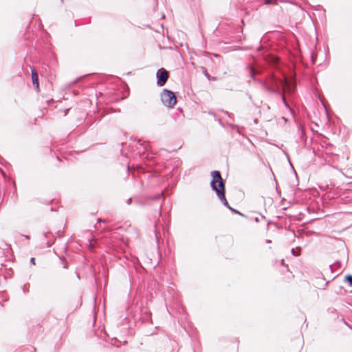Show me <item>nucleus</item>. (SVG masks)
Returning <instances> with one entry per match:
<instances>
[{
    "instance_id": "f257e3e1",
    "label": "nucleus",
    "mask_w": 352,
    "mask_h": 352,
    "mask_svg": "<svg viewBox=\"0 0 352 352\" xmlns=\"http://www.w3.org/2000/svg\"><path fill=\"white\" fill-rule=\"evenodd\" d=\"M249 69L251 78L254 81H258L255 75L258 74L259 71L252 66H250ZM259 82L266 91L278 94H281L282 89H285L289 93H292L294 91L296 86L292 85V82L285 77L279 78L273 74L269 75L265 80H259Z\"/></svg>"
},
{
    "instance_id": "f03ea898",
    "label": "nucleus",
    "mask_w": 352,
    "mask_h": 352,
    "mask_svg": "<svg viewBox=\"0 0 352 352\" xmlns=\"http://www.w3.org/2000/svg\"><path fill=\"white\" fill-rule=\"evenodd\" d=\"M212 179L210 182L212 189L216 192L219 199L221 203L227 207L228 209L230 208L225 195L226 189L223 180L222 179L221 173L219 170H213L211 172Z\"/></svg>"
},
{
    "instance_id": "7ed1b4c3",
    "label": "nucleus",
    "mask_w": 352,
    "mask_h": 352,
    "mask_svg": "<svg viewBox=\"0 0 352 352\" xmlns=\"http://www.w3.org/2000/svg\"><path fill=\"white\" fill-rule=\"evenodd\" d=\"M161 100L163 104L168 107H173L177 102L175 94L168 89H164L161 94Z\"/></svg>"
},
{
    "instance_id": "20e7f679",
    "label": "nucleus",
    "mask_w": 352,
    "mask_h": 352,
    "mask_svg": "<svg viewBox=\"0 0 352 352\" xmlns=\"http://www.w3.org/2000/svg\"><path fill=\"white\" fill-rule=\"evenodd\" d=\"M169 77V72L164 68H160L157 71L156 78L157 85L160 87L164 86Z\"/></svg>"
},
{
    "instance_id": "39448f33",
    "label": "nucleus",
    "mask_w": 352,
    "mask_h": 352,
    "mask_svg": "<svg viewBox=\"0 0 352 352\" xmlns=\"http://www.w3.org/2000/svg\"><path fill=\"white\" fill-rule=\"evenodd\" d=\"M32 72V83L35 88L38 90L39 89V85H38V73L36 70L34 68L31 69Z\"/></svg>"
},
{
    "instance_id": "423d86ee",
    "label": "nucleus",
    "mask_w": 352,
    "mask_h": 352,
    "mask_svg": "<svg viewBox=\"0 0 352 352\" xmlns=\"http://www.w3.org/2000/svg\"><path fill=\"white\" fill-rule=\"evenodd\" d=\"M345 281L347 282L349 285H352V275L348 274L345 276Z\"/></svg>"
},
{
    "instance_id": "0eeeda50",
    "label": "nucleus",
    "mask_w": 352,
    "mask_h": 352,
    "mask_svg": "<svg viewBox=\"0 0 352 352\" xmlns=\"http://www.w3.org/2000/svg\"><path fill=\"white\" fill-rule=\"evenodd\" d=\"M54 243V239L53 238L52 240H48L47 241V246L51 247Z\"/></svg>"
},
{
    "instance_id": "6e6552de",
    "label": "nucleus",
    "mask_w": 352,
    "mask_h": 352,
    "mask_svg": "<svg viewBox=\"0 0 352 352\" xmlns=\"http://www.w3.org/2000/svg\"><path fill=\"white\" fill-rule=\"evenodd\" d=\"M265 3L266 5H272V4H274L275 1H274V0H265Z\"/></svg>"
},
{
    "instance_id": "1a4fd4ad",
    "label": "nucleus",
    "mask_w": 352,
    "mask_h": 352,
    "mask_svg": "<svg viewBox=\"0 0 352 352\" xmlns=\"http://www.w3.org/2000/svg\"><path fill=\"white\" fill-rule=\"evenodd\" d=\"M229 210H231L232 212H234L235 214H239L240 215H242V214L239 211H238L237 210H236V209H234V208H233L232 207H230V208H229Z\"/></svg>"
},
{
    "instance_id": "9d476101",
    "label": "nucleus",
    "mask_w": 352,
    "mask_h": 352,
    "mask_svg": "<svg viewBox=\"0 0 352 352\" xmlns=\"http://www.w3.org/2000/svg\"><path fill=\"white\" fill-rule=\"evenodd\" d=\"M163 197V192H162L161 193L158 194L155 197V199H160Z\"/></svg>"
},
{
    "instance_id": "9b49d317",
    "label": "nucleus",
    "mask_w": 352,
    "mask_h": 352,
    "mask_svg": "<svg viewBox=\"0 0 352 352\" xmlns=\"http://www.w3.org/2000/svg\"><path fill=\"white\" fill-rule=\"evenodd\" d=\"M292 254L294 256H298L300 254L299 252H296L295 250L294 249H292Z\"/></svg>"
},
{
    "instance_id": "f8f14e48",
    "label": "nucleus",
    "mask_w": 352,
    "mask_h": 352,
    "mask_svg": "<svg viewBox=\"0 0 352 352\" xmlns=\"http://www.w3.org/2000/svg\"><path fill=\"white\" fill-rule=\"evenodd\" d=\"M282 100H283V102L284 103V104L286 106V107H288V104L286 102V100H285V97L284 95H282Z\"/></svg>"
},
{
    "instance_id": "ddd939ff",
    "label": "nucleus",
    "mask_w": 352,
    "mask_h": 352,
    "mask_svg": "<svg viewBox=\"0 0 352 352\" xmlns=\"http://www.w3.org/2000/svg\"><path fill=\"white\" fill-rule=\"evenodd\" d=\"M282 100H283V102L284 103V104L286 106V107H288V104L286 102V100H285V97L284 95H282Z\"/></svg>"
},
{
    "instance_id": "4468645a",
    "label": "nucleus",
    "mask_w": 352,
    "mask_h": 352,
    "mask_svg": "<svg viewBox=\"0 0 352 352\" xmlns=\"http://www.w3.org/2000/svg\"><path fill=\"white\" fill-rule=\"evenodd\" d=\"M224 113L228 115L230 118L233 119V114L232 113H230L228 111H224Z\"/></svg>"
},
{
    "instance_id": "2eb2a0df",
    "label": "nucleus",
    "mask_w": 352,
    "mask_h": 352,
    "mask_svg": "<svg viewBox=\"0 0 352 352\" xmlns=\"http://www.w3.org/2000/svg\"><path fill=\"white\" fill-rule=\"evenodd\" d=\"M50 235H52V233L50 232H47L44 234L45 237L48 238L50 237Z\"/></svg>"
},
{
    "instance_id": "dca6fc26",
    "label": "nucleus",
    "mask_w": 352,
    "mask_h": 352,
    "mask_svg": "<svg viewBox=\"0 0 352 352\" xmlns=\"http://www.w3.org/2000/svg\"><path fill=\"white\" fill-rule=\"evenodd\" d=\"M203 69H204V74H205V76H206L208 78H209L210 75L208 74L207 70H206L205 68H203Z\"/></svg>"
},
{
    "instance_id": "f3484780",
    "label": "nucleus",
    "mask_w": 352,
    "mask_h": 352,
    "mask_svg": "<svg viewBox=\"0 0 352 352\" xmlns=\"http://www.w3.org/2000/svg\"><path fill=\"white\" fill-rule=\"evenodd\" d=\"M30 263H32L33 265H35V258L34 257H32L30 258Z\"/></svg>"
},
{
    "instance_id": "a211bd4d",
    "label": "nucleus",
    "mask_w": 352,
    "mask_h": 352,
    "mask_svg": "<svg viewBox=\"0 0 352 352\" xmlns=\"http://www.w3.org/2000/svg\"><path fill=\"white\" fill-rule=\"evenodd\" d=\"M81 78V77L80 78H77L72 84H74L76 83L77 81H78Z\"/></svg>"
},
{
    "instance_id": "6ab92c4d",
    "label": "nucleus",
    "mask_w": 352,
    "mask_h": 352,
    "mask_svg": "<svg viewBox=\"0 0 352 352\" xmlns=\"http://www.w3.org/2000/svg\"><path fill=\"white\" fill-rule=\"evenodd\" d=\"M25 239H29L30 236L29 235H23Z\"/></svg>"
},
{
    "instance_id": "aec40b11",
    "label": "nucleus",
    "mask_w": 352,
    "mask_h": 352,
    "mask_svg": "<svg viewBox=\"0 0 352 352\" xmlns=\"http://www.w3.org/2000/svg\"><path fill=\"white\" fill-rule=\"evenodd\" d=\"M131 198H129V199H128V204H131Z\"/></svg>"
},
{
    "instance_id": "412c9836",
    "label": "nucleus",
    "mask_w": 352,
    "mask_h": 352,
    "mask_svg": "<svg viewBox=\"0 0 352 352\" xmlns=\"http://www.w3.org/2000/svg\"><path fill=\"white\" fill-rule=\"evenodd\" d=\"M25 288H26V285H24L23 287V291L25 292Z\"/></svg>"
},
{
    "instance_id": "4be33fe9",
    "label": "nucleus",
    "mask_w": 352,
    "mask_h": 352,
    "mask_svg": "<svg viewBox=\"0 0 352 352\" xmlns=\"http://www.w3.org/2000/svg\"><path fill=\"white\" fill-rule=\"evenodd\" d=\"M267 243H271V241L270 240H267Z\"/></svg>"
}]
</instances>
